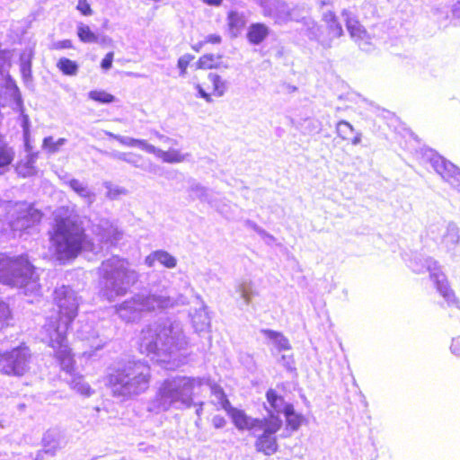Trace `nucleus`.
I'll return each mask as SVG.
<instances>
[{"label": "nucleus", "mask_w": 460, "mask_h": 460, "mask_svg": "<svg viewBox=\"0 0 460 460\" xmlns=\"http://www.w3.org/2000/svg\"><path fill=\"white\" fill-rule=\"evenodd\" d=\"M208 78L213 85L214 94L218 97L223 96L227 90L226 81L214 73H209Z\"/></svg>", "instance_id": "f704fd0d"}, {"label": "nucleus", "mask_w": 460, "mask_h": 460, "mask_svg": "<svg viewBox=\"0 0 460 460\" xmlns=\"http://www.w3.org/2000/svg\"><path fill=\"white\" fill-rule=\"evenodd\" d=\"M261 332L279 351L291 349L289 341L281 332L273 330H262Z\"/></svg>", "instance_id": "bb28decb"}, {"label": "nucleus", "mask_w": 460, "mask_h": 460, "mask_svg": "<svg viewBox=\"0 0 460 460\" xmlns=\"http://www.w3.org/2000/svg\"><path fill=\"white\" fill-rule=\"evenodd\" d=\"M413 272L420 274L429 272L430 279L434 282L438 291L449 305L457 304L455 292L450 288L447 276L441 270L439 262L431 257L416 255L410 262Z\"/></svg>", "instance_id": "1a4fd4ad"}, {"label": "nucleus", "mask_w": 460, "mask_h": 460, "mask_svg": "<svg viewBox=\"0 0 460 460\" xmlns=\"http://www.w3.org/2000/svg\"><path fill=\"white\" fill-rule=\"evenodd\" d=\"M219 66V57H215L212 54L203 55L198 61V67L201 69H212Z\"/></svg>", "instance_id": "e433bc0d"}, {"label": "nucleus", "mask_w": 460, "mask_h": 460, "mask_svg": "<svg viewBox=\"0 0 460 460\" xmlns=\"http://www.w3.org/2000/svg\"><path fill=\"white\" fill-rule=\"evenodd\" d=\"M428 235L441 251L447 253H453L460 247V228L453 221L431 224Z\"/></svg>", "instance_id": "9b49d317"}, {"label": "nucleus", "mask_w": 460, "mask_h": 460, "mask_svg": "<svg viewBox=\"0 0 460 460\" xmlns=\"http://www.w3.org/2000/svg\"><path fill=\"white\" fill-rule=\"evenodd\" d=\"M89 98L101 103H111L113 102L115 97L104 91H91L89 93Z\"/></svg>", "instance_id": "c03bdc74"}, {"label": "nucleus", "mask_w": 460, "mask_h": 460, "mask_svg": "<svg viewBox=\"0 0 460 460\" xmlns=\"http://www.w3.org/2000/svg\"><path fill=\"white\" fill-rule=\"evenodd\" d=\"M206 42L218 44L221 42V37L217 34H209L206 37Z\"/></svg>", "instance_id": "69168bd1"}, {"label": "nucleus", "mask_w": 460, "mask_h": 460, "mask_svg": "<svg viewBox=\"0 0 460 460\" xmlns=\"http://www.w3.org/2000/svg\"><path fill=\"white\" fill-rule=\"evenodd\" d=\"M66 143V138L60 137L55 141L52 137H47L43 139V148L47 149L50 154H55L58 151L59 147Z\"/></svg>", "instance_id": "ea45409f"}, {"label": "nucleus", "mask_w": 460, "mask_h": 460, "mask_svg": "<svg viewBox=\"0 0 460 460\" xmlns=\"http://www.w3.org/2000/svg\"><path fill=\"white\" fill-rule=\"evenodd\" d=\"M155 136L164 143L169 144V145H176L177 141L175 139L170 138L166 136H164L160 134L159 132H155Z\"/></svg>", "instance_id": "0e129e2a"}, {"label": "nucleus", "mask_w": 460, "mask_h": 460, "mask_svg": "<svg viewBox=\"0 0 460 460\" xmlns=\"http://www.w3.org/2000/svg\"><path fill=\"white\" fill-rule=\"evenodd\" d=\"M106 135L110 137L116 139L118 142H119L122 146H128V147H138L143 151H146V153H150L152 145L148 144L146 140L143 139H137L130 137L126 136H120L117 135L111 132H106Z\"/></svg>", "instance_id": "5701e85b"}, {"label": "nucleus", "mask_w": 460, "mask_h": 460, "mask_svg": "<svg viewBox=\"0 0 460 460\" xmlns=\"http://www.w3.org/2000/svg\"><path fill=\"white\" fill-rule=\"evenodd\" d=\"M104 187L107 190L106 196L110 199H117L119 196L127 195L128 191L126 189L114 185L111 182H104Z\"/></svg>", "instance_id": "a19ab883"}, {"label": "nucleus", "mask_w": 460, "mask_h": 460, "mask_svg": "<svg viewBox=\"0 0 460 460\" xmlns=\"http://www.w3.org/2000/svg\"><path fill=\"white\" fill-rule=\"evenodd\" d=\"M198 305L195 311L190 313L191 323L197 333L208 332L210 329V316L207 311V305L200 296L196 295Z\"/></svg>", "instance_id": "a211bd4d"}, {"label": "nucleus", "mask_w": 460, "mask_h": 460, "mask_svg": "<svg viewBox=\"0 0 460 460\" xmlns=\"http://www.w3.org/2000/svg\"><path fill=\"white\" fill-rule=\"evenodd\" d=\"M75 364V361L73 360V365ZM66 374L69 375L70 378L67 379V383L70 385L71 388L75 390L77 393L84 396H90L93 394V389L87 384L84 381L82 376H77L74 373V366L72 367V369L70 371H67L66 369H62Z\"/></svg>", "instance_id": "412c9836"}, {"label": "nucleus", "mask_w": 460, "mask_h": 460, "mask_svg": "<svg viewBox=\"0 0 460 460\" xmlns=\"http://www.w3.org/2000/svg\"><path fill=\"white\" fill-rule=\"evenodd\" d=\"M252 433L256 437L255 447L257 451L266 456H271L278 450L275 434L282 426V420L278 415L270 414L261 419V422Z\"/></svg>", "instance_id": "9d476101"}, {"label": "nucleus", "mask_w": 460, "mask_h": 460, "mask_svg": "<svg viewBox=\"0 0 460 460\" xmlns=\"http://www.w3.org/2000/svg\"><path fill=\"white\" fill-rule=\"evenodd\" d=\"M247 226L253 229L259 235H266V231L260 227L257 224L254 222H252L250 220L247 221Z\"/></svg>", "instance_id": "680f3d73"}, {"label": "nucleus", "mask_w": 460, "mask_h": 460, "mask_svg": "<svg viewBox=\"0 0 460 460\" xmlns=\"http://www.w3.org/2000/svg\"><path fill=\"white\" fill-rule=\"evenodd\" d=\"M266 397H267V401L271 408V410H268V411L270 412V415L272 414V411L277 413H279V412L284 413V408L286 406L291 405L290 403H286L284 402V399L281 396L278 395V394L272 389H270L267 392ZM273 415H275V414L273 413Z\"/></svg>", "instance_id": "c756f323"}, {"label": "nucleus", "mask_w": 460, "mask_h": 460, "mask_svg": "<svg viewBox=\"0 0 460 460\" xmlns=\"http://www.w3.org/2000/svg\"><path fill=\"white\" fill-rule=\"evenodd\" d=\"M77 35L80 40L85 43L96 42L98 39L89 26L82 23L77 26Z\"/></svg>", "instance_id": "58836bf2"}, {"label": "nucleus", "mask_w": 460, "mask_h": 460, "mask_svg": "<svg viewBox=\"0 0 460 460\" xmlns=\"http://www.w3.org/2000/svg\"><path fill=\"white\" fill-rule=\"evenodd\" d=\"M93 231L102 243L113 244L120 239L118 227L107 219H101L99 224L93 226Z\"/></svg>", "instance_id": "6ab92c4d"}, {"label": "nucleus", "mask_w": 460, "mask_h": 460, "mask_svg": "<svg viewBox=\"0 0 460 460\" xmlns=\"http://www.w3.org/2000/svg\"><path fill=\"white\" fill-rule=\"evenodd\" d=\"M194 87L198 92L197 97L204 99L208 103H211L213 102L211 95L208 93L199 84H196Z\"/></svg>", "instance_id": "5fc2aeb1"}, {"label": "nucleus", "mask_w": 460, "mask_h": 460, "mask_svg": "<svg viewBox=\"0 0 460 460\" xmlns=\"http://www.w3.org/2000/svg\"><path fill=\"white\" fill-rule=\"evenodd\" d=\"M111 156L115 159L124 161L128 164H130L136 167H138L137 162L140 159V157L137 155L132 154V153H122V152H116L111 155Z\"/></svg>", "instance_id": "a18cd8bd"}, {"label": "nucleus", "mask_w": 460, "mask_h": 460, "mask_svg": "<svg viewBox=\"0 0 460 460\" xmlns=\"http://www.w3.org/2000/svg\"><path fill=\"white\" fill-rule=\"evenodd\" d=\"M36 158H37L36 154H31L28 156L27 161H26V169H27L26 174L31 175V174L34 173L35 169H34L33 164L36 161Z\"/></svg>", "instance_id": "6e6d98bb"}, {"label": "nucleus", "mask_w": 460, "mask_h": 460, "mask_svg": "<svg viewBox=\"0 0 460 460\" xmlns=\"http://www.w3.org/2000/svg\"><path fill=\"white\" fill-rule=\"evenodd\" d=\"M188 339L182 324L169 319L155 322L141 331L139 349L158 362L175 359L181 350L186 349Z\"/></svg>", "instance_id": "f257e3e1"}, {"label": "nucleus", "mask_w": 460, "mask_h": 460, "mask_svg": "<svg viewBox=\"0 0 460 460\" xmlns=\"http://www.w3.org/2000/svg\"><path fill=\"white\" fill-rule=\"evenodd\" d=\"M58 433L56 431L49 430L43 437V447L47 454L54 456L56 451L60 447L59 441L58 440Z\"/></svg>", "instance_id": "72a5a7b5"}, {"label": "nucleus", "mask_w": 460, "mask_h": 460, "mask_svg": "<svg viewBox=\"0 0 460 460\" xmlns=\"http://www.w3.org/2000/svg\"><path fill=\"white\" fill-rule=\"evenodd\" d=\"M77 9L84 15H90L92 13V9L86 0H79L78 4H77Z\"/></svg>", "instance_id": "4d7b16f0"}, {"label": "nucleus", "mask_w": 460, "mask_h": 460, "mask_svg": "<svg viewBox=\"0 0 460 460\" xmlns=\"http://www.w3.org/2000/svg\"><path fill=\"white\" fill-rule=\"evenodd\" d=\"M229 31L232 36L236 37L245 26V16L236 11H231L227 16Z\"/></svg>", "instance_id": "cd10ccee"}, {"label": "nucleus", "mask_w": 460, "mask_h": 460, "mask_svg": "<svg viewBox=\"0 0 460 460\" xmlns=\"http://www.w3.org/2000/svg\"><path fill=\"white\" fill-rule=\"evenodd\" d=\"M10 99L13 102V110L16 111L23 113V102L22 98L21 92L18 88V86H13L12 88V91L6 92Z\"/></svg>", "instance_id": "79ce46f5"}, {"label": "nucleus", "mask_w": 460, "mask_h": 460, "mask_svg": "<svg viewBox=\"0 0 460 460\" xmlns=\"http://www.w3.org/2000/svg\"><path fill=\"white\" fill-rule=\"evenodd\" d=\"M275 22L278 24H284L292 20L290 13L287 10L286 7H283L282 10L279 11L274 16Z\"/></svg>", "instance_id": "de8ad7c7"}, {"label": "nucleus", "mask_w": 460, "mask_h": 460, "mask_svg": "<svg viewBox=\"0 0 460 460\" xmlns=\"http://www.w3.org/2000/svg\"><path fill=\"white\" fill-rule=\"evenodd\" d=\"M98 273L99 295L109 302L125 296L137 279V273L129 269L128 262L119 256L103 261Z\"/></svg>", "instance_id": "20e7f679"}, {"label": "nucleus", "mask_w": 460, "mask_h": 460, "mask_svg": "<svg viewBox=\"0 0 460 460\" xmlns=\"http://www.w3.org/2000/svg\"><path fill=\"white\" fill-rule=\"evenodd\" d=\"M50 242L56 258L61 263L75 259L82 251L98 253L102 250L100 243L96 244L87 237L76 217L57 219Z\"/></svg>", "instance_id": "7ed1b4c3"}, {"label": "nucleus", "mask_w": 460, "mask_h": 460, "mask_svg": "<svg viewBox=\"0 0 460 460\" xmlns=\"http://www.w3.org/2000/svg\"><path fill=\"white\" fill-rule=\"evenodd\" d=\"M114 53L112 51L108 52L101 63V67L103 70H109L112 66Z\"/></svg>", "instance_id": "603ef678"}, {"label": "nucleus", "mask_w": 460, "mask_h": 460, "mask_svg": "<svg viewBox=\"0 0 460 460\" xmlns=\"http://www.w3.org/2000/svg\"><path fill=\"white\" fill-rule=\"evenodd\" d=\"M328 30L330 34H332L334 38H340L343 34V29L341 24L336 20L335 22H332L328 25Z\"/></svg>", "instance_id": "09e8293b"}, {"label": "nucleus", "mask_w": 460, "mask_h": 460, "mask_svg": "<svg viewBox=\"0 0 460 460\" xmlns=\"http://www.w3.org/2000/svg\"><path fill=\"white\" fill-rule=\"evenodd\" d=\"M157 261L168 269H173L177 265V259L164 250H157Z\"/></svg>", "instance_id": "4c0bfd02"}, {"label": "nucleus", "mask_w": 460, "mask_h": 460, "mask_svg": "<svg viewBox=\"0 0 460 460\" xmlns=\"http://www.w3.org/2000/svg\"><path fill=\"white\" fill-rule=\"evenodd\" d=\"M452 13L455 17L456 16L460 19V1L453 5Z\"/></svg>", "instance_id": "774afa93"}, {"label": "nucleus", "mask_w": 460, "mask_h": 460, "mask_svg": "<svg viewBox=\"0 0 460 460\" xmlns=\"http://www.w3.org/2000/svg\"><path fill=\"white\" fill-rule=\"evenodd\" d=\"M207 382L203 385V386L209 387L212 395L215 397V401L213 402L216 405L221 407L225 411H226L230 406L231 403L226 398V394L224 393L223 389L215 384H211L210 380L208 378L203 377Z\"/></svg>", "instance_id": "a878e982"}, {"label": "nucleus", "mask_w": 460, "mask_h": 460, "mask_svg": "<svg viewBox=\"0 0 460 460\" xmlns=\"http://www.w3.org/2000/svg\"><path fill=\"white\" fill-rule=\"evenodd\" d=\"M150 376L147 364L132 360L110 375L109 383L115 395L129 397L144 393L149 386Z\"/></svg>", "instance_id": "0eeeda50"}, {"label": "nucleus", "mask_w": 460, "mask_h": 460, "mask_svg": "<svg viewBox=\"0 0 460 460\" xmlns=\"http://www.w3.org/2000/svg\"><path fill=\"white\" fill-rule=\"evenodd\" d=\"M67 184L75 193L83 198L89 206L95 201V193L91 190L86 184L81 182L79 180L71 179Z\"/></svg>", "instance_id": "b1692460"}, {"label": "nucleus", "mask_w": 460, "mask_h": 460, "mask_svg": "<svg viewBox=\"0 0 460 460\" xmlns=\"http://www.w3.org/2000/svg\"><path fill=\"white\" fill-rule=\"evenodd\" d=\"M449 349L453 355L460 358V335L452 339Z\"/></svg>", "instance_id": "3c124183"}, {"label": "nucleus", "mask_w": 460, "mask_h": 460, "mask_svg": "<svg viewBox=\"0 0 460 460\" xmlns=\"http://www.w3.org/2000/svg\"><path fill=\"white\" fill-rule=\"evenodd\" d=\"M76 335L81 340H91L99 337V332L94 328L93 322L80 320L77 323Z\"/></svg>", "instance_id": "c85d7f7f"}, {"label": "nucleus", "mask_w": 460, "mask_h": 460, "mask_svg": "<svg viewBox=\"0 0 460 460\" xmlns=\"http://www.w3.org/2000/svg\"><path fill=\"white\" fill-rule=\"evenodd\" d=\"M226 411L238 430H249L252 433L256 428L260 427L258 425L261 422V419L252 418L244 411L232 405Z\"/></svg>", "instance_id": "f3484780"}, {"label": "nucleus", "mask_w": 460, "mask_h": 460, "mask_svg": "<svg viewBox=\"0 0 460 460\" xmlns=\"http://www.w3.org/2000/svg\"><path fill=\"white\" fill-rule=\"evenodd\" d=\"M58 68L66 75H75L78 72V65L66 58H61L57 63Z\"/></svg>", "instance_id": "c9c22d12"}, {"label": "nucleus", "mask_w": 460, "mask_h": 460, "mask_svg": "<svg viewBox=\"0 0 460 460\" xmlns=\"http://www.w3.org/2000/svg\"><path fill=\"white\" fill-rule=\"evenodd\" d=\"M270 34V29L263 23H252L247 31V40L252 45L261 44Z\"/></svg>", "instance_id": "4be33fe9"}, {"label": "nucleus", "mask_w": 460, "mask_h": 460, "mask_svg": "<svg viewBox=\"0 0 460 460\" xmlns=\"http://www.w3.org/2000/svg\"><path fill=\"white\" fill-rule=\"evenodd\" d=\"M348 31L350 37L358 44L360 49L370 52L374 49L373 38L369 35L363 25L360 24L356 15L349 10L344 9L341 12Z\"/></svg>", "instance_id": "2eb2a0df"}, {"label": "nucleus", "mask_w": 460, "mask_h": 460, "mask_svg": "<svg viewBox=\"0 0 460 460\" xmlns=\"http://www.w3.org/2000/svg\"><path fill=\"white\" fill-rule=\"evenodd\" d=\"M284 415L288 428L292 431L297 430L301 426L303 416L295 412L293 405H288L284 408Z\"/></svg>", "instance_id": "473e14b6"}, {"label": "nucleus", "mask_w": 460, "mask_h": 460, "mask_svg": "<svg viewBox=\"0 0 460 460\" xmlns=\"http://www.w3.org/2000/svg\"><path fill=\"white\" fill-rule=\"evenodd\" d=\"M30 357V350L25 346L0 354V371L9 376H22L28 370Z\"/></svg>", "instance_id": "f8f14e48"}, {"label": "nucleus", "mask_w": 460, "mask_h": 460, "mask_svg": "<svg viewBox=\"0 0 460 460\" xmlns=\"http://www.w3.org/2000/svg\"><path fill=\"white\" fill-rule=\"evenodd\" d=\"M336 132L340 137H341L343 140H347L354 132V128L348 121L340 120L336 125Z\"/></svg>", "instance_id": "37998d69"}, {"label": "nucleus", "mask_w": 460, "mask_h": 460, "mask_svg": "<svg viewBox=\"0 0 460 460\" xmlns=\"http://www.w3.org/2000/svg\"><path fill=\"white\" fill-rule=\"evenodd\" d=\"M54 299L59 308L58 315L68 322H73L77 315L78 296L69 287L62 286L55 289Z\"/></svg>", "instance_id": "dca6fc26"}, {"label": "nucleus", "mask_w": 460, "mask_h": 460, "mask_svg": "<svg viewBox=\"0 0 460 460\" xmlns=\"http://www.w3.org/2000/svg\"><path fill=\"white\" fill-rule=\"evenodd\" d=\"M0 283L15 288L24 295H39V275L27 255L0 253Z\"/></svg>", "instance_id": "39448f33"}, {"label": "nucleus", "mask_w": 460, "mask_h": 460, "mask_svg": "<svg viewBox=\"0 0 460 460\" xmlns=\"http://www.w3.org/2000/svg\"><path fill=\"white\" fill-rule=\"evenodd\" d=\"M188 304V299L183 295L177 297L151 290L148 294H137L128 300L116 306V312L125 322H134L140 317L141 312H153L172 308L177 305Z\"/></svg>", "instance_id": "423d86ee"}, {"label": "nucleus", "mask_w": 460, "mask_h": 460, "mask_svg": "<svg viewBox=\"0 0 460 460\" xmlns=\"http://www.w3.org/2000/svg\"><path fill=\"white\" fill-rule=\"evenodd\" d=\"M205 382L203 377L185 376L166 378L158 386L148 410L159 413L172 409L190 408L194 404V397L200 394Z\"/></svg>", "instance_id": "f03ea898"}, {"label": "nucleus", "mask_w": 460, "mask_h": 460, "mask_svg": "<svg viewBox=\"0 0 460 460\" xmlns=\"http://www.w3.org/2000/svg\"><path fill=\"white\" fill-rule=\"evenodd\" d=\"M279 361L288 370L291 371V370L295 369L294 360H293L292 356L283 355V356H281V358Z\"/></svg>", "instance_id": "864d4df0"}, {"label": "nucleus", "mask_w": 460, "mask_h": 460, "mask_svg": "<svg viewBox=\"0 0 460 460\" xmlns=\"http://www.w3.org/2000/svg\"><path fill=\"white\" fill-rule=\"evenodd\" d=\"M226 421L224 417L220 415H215L212 418V424L216 429H221L226 425Z\"/></svg>", "instance_id": "bf43d9fd"}, {"label": "nucleus", "mask_w": 460, "mask_h": 460, "mask_svg": "<svg viewBox=\"0 0 460 460\" xmlns=\"http://www.w3.org/2000/svg\"><path fill=\"white\" fill-rule=\"evenodd\" d=\"M235 292L246 305L251 303L253 296H257L253 283L249 279L239 281L235 286Z\"/></svg>", "instance_id": "393cba45"}, {"label": "nucleus", "mask_w": 460, "mask_h": 460, "mask_svg": "<svg viewBox=\"0 0 460 460\" xmlns=\"http://www.w3.org/2000/svg\"><path fill=\"white\" fill-rule=\"evenodd\" d=\"M149 154L155 155L157 158L161 159L164 163L168 164H178L187 160L190 156L189 154H182L178 149L169 148L167 151H164L160 148L155 147L152 145Z\"/></svg>", "instance_id": "aec40b11"}, {"label": "nucleus", "mask_w": 460, "mask_h": 460, "mask_svg": "<svg viewBox=\"0 0 460 460\" xmlns=\"http://www.w3.org/2000/svg\"><path fill=\"white\" fill-rule=\"evenodd\" d=\"M189 195L191 199H199L204 202H211L209 190L199 182L192 181L189 186Z\"/></svg>", "instance_id": "7c9ffc66"}, {"label": "nucleus", "mask_w": 460, "mask_h": 460, "mask_svg": "<svg viewBox=\"0 0 460 460\" xmlns=\"http://www.w3.org/2000/svg\"><path fill=\"white\" fill-rule=\"evenodd\" d=\"M71 48H72V42L70 40H63L54 42L51 47V49H71Z\"/></svg>", "instance_id": "13d9d810"}, {"label": "nucleus", "mask_w": 460, "mask_h": 460, "mask_svg": "<svg viewBox=\"0 0 460 460\" xmlns=\"http://www.w3.org/2000/svg\"><path fill=\"white\" fill-rule=\"evenodd\" d=\"M323 20L324 22L327 23V25L329 23H331L332 22H335L337 20V17L336 15L334 14V13L332 12H328L326 13H324L323 15Z\"/></svg>", "instance_id": "338daca9"}, {"label": "nucleus", "mask_w": 460, "mask_h": 460, "mask_svg": "<svg viewBox=\"0 0 460 460\" xmlns=\"http://www.w3.org/2000/svg\"><path fill=\"white\" fill-rule=\"evenodd\" d=\"M13 207L12 202H5L0 199V217Z\"/></svg>", "instance_id": "e2e57ef3"}, {"label": "nucleus", "mask_w": 460, "mask_h": 460, "mask_svg": "<svg viewBox=\"0 0 460 460\" xmlns=\"http://www.w3.org/2000/svg\"><path fill=\"white\" fill-rule=\"evenodd\" d=\"M193 58L194 56L190 54H185L179 58L177 66L180 69V76L184 77L186 75L188 66Z\"/></svg>", "instance_id": "49530a36"}, {"label": "nucleus", "mask_w": 460, "mask_h": 460, "mask_svg": "<svg viewBox=\"0 0 460 460\" xmlns=\"http://www.w3.org/2000/svg\"><path fill=\"white\" fill-rule=\"evenodd\" d=\"M9 315L10 310L7 304L0 301V330L4 326Z\"/></svg>", "instance_id": "8fccbe9b"}, {"label": "nucleus", "mask_w": 460, "mask_h": 460, "mask_svg": "<svg viewBox=\"0 0 460 460\" xmlns=\"http://www.w3.org/2000/svg\"><path fill=\"white\" fill-rule=\"evenodd\" d=\"M71 323L58 314L48 317L40 332V340L54 349L61 369L67 371L73 367V355L66 341V332Z\"/></svg>", "instance_id": "6e6552de"}, {"label": "nucleus", "mask_w": 460, "mask_h": 460, "mask_svg": "<svg viewBox=\"0 0 460 460\" xmlns=\"http://www.w3.org/2000/svg\"><path fill=\"white\" fill-rule=\"evenodd\" d=\"M426 157L445 181L456 190L460 187V169L457 166L432 150L426 154Z\"/></svg>", "instance_id": "4468645a"}, {"label": "nucleus", "mask_w": 460, "mask_h": 460, "mask_svg": "<svg viewBox=\"0 0 460 460\" xmlns=\"http://www.w3.org/2000/svg\"><path fill=\"white\" fill-rule=\"evenodd\" d=\"M302 31L310 39L318 40L321 35L320 26L310 17H304L301 20Z\"/></svg>", "instance_id": "2f4dec72"}, {"label": "nucleus", "mask_w": 460, "mask_h": 460, "mask_svg": "<svg viewBox=\"0 0 460 460\" xmlns=\"http://www.w3.org/2000/svg\"><path fill=\"white\" fill-rule=\"evenodd\" d=\"M155 261H157V252L156 251L151 252L148 256L146 257L145 259V263L148 266V267H154Z\"/></svg>", "instance_id": "052dcab7"}, {"label": "nucleus", "mask_w": 460, "mask_h": 460, "mask_svg": "<svg viewBox=\"0 0 460 460\" xmlns=\"http://www.w3.org/2000/svg\"><path fill=\"white\" fill-rule=\"evenodd\" d=\"M13 213L9 222L13 232L27 231L40 223L42 217L39 209L25 203L15 204Z\"/></svg>", "instance_id": "ddd939ff"}]
</instances>
